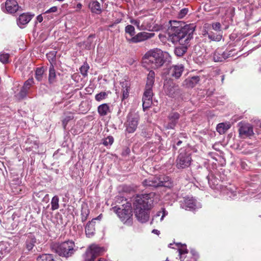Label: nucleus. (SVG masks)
Instances as JSON below:
<instances>
[{
  "mask_svg": "<svg viewBox=\"0 0 261 261\" xmlns=\"http://www.w3.org/2000/svg\"><path fill=\"white\" fill-rule=\"evenodd\" d=\"M154 36V33H153L142 32L138 33L137 35L132 38H128L127 37H126V38L129 42L136 43L144 41L153 37Z\"/></svg>",
  "mask_w": 261,
  "mask_h": 261,
  "instance_id": "obj_9",
  "label": "nucleus"
},
{
  "mask_svg": "<svg viewBox=\"0 0 261 261\" xmlns=\"http://www.w3.org/2000/svg\"><path fill=\"white\" fill-rule=\"evenodd\" d=\"M184 70V66L182 64L172 65L169 69V74L175 79H178L181 75Z\"/></svg>",
  "mask_w": 261,
  "mask_h": 261,
  "instance_id": "obj_13",
  "label": "nucleus"
},
{
  "mask_svg": "<svg viewBox=\"0 0 261 261\" xmlns=\"http://www.w3.org/2000/svg\"><path fill=\"white\" fill-rule=\"evenodd\" d=\"M82 5L81 3H78L76 5V8L77 9L80 10L82 8Z\"/></svg>",
  "mask_w": 261,
  "mask_h": 261,
  "instance_id": "obj_58",
  "label": "nucleus"
},
{
  "mask_svg": "<svg viewBox=\"0 0 261 261\" xmlns=\"http://www.w3.org/2000/svg\"><path fill=\"white\" fill-rule=\"evenodd\" d=\"M36 243V239L35 237L32 234H30L28 236V238L25 242V246L27 249L30 251L35 246Z\"/></svg>",
  "mask_w": 261,
  "mask_h": 261,
  "instance_id": "obj_24",
  "label": "nucleus"
},
{
  "mask_svg": "<svg viewBox=\"0 0 261 261\" xmlns=\"http://www.w3.org/2000/svg\"><path fill=\"white\" fill-rule=\"evenodd\" d=\"M167 214L168 213L165 210V209L162 208V211L158 212L157 214L154 216L153 220H156L158 217H159L162 215L161 217L160 218V221H162L163 220L164 217H165L167 215Z\"/></svg>",
  "mask_w": 261,
  "mask_h": 261,
  "instance_id": "obj_39",
  "label": "nucleus"
},
{
  "mask_svg": "<svg viewBox=\"0 0 261 261\" xmlns=\"http://www.w3.org/2000/svg\"><path fill=\"white\" fill-rule=\"evenodd\" d=\"M164 88L165 93L170 96H173L178 90L177 85L171 79L164 82Z\"/></svg>",
  "mask_w": 261,
  "mask_h": 261,
  "instance_id": "obj_12",
  "label": "nucleus"
},
{
  "mask_svg": "<svg viewBox=\"0 0 261 261\" xmlns=\"http://www.w3.org/2000/svg\"><path fill=\"white\" fill-rule=\"evenodd\" d=\"M96 219H94L92 220L91 221H89L86 225L85 227V232L86 236L90 238L92 237L95 231V220Z\"/></svg>",
  "mask_w": 261,
  "mask_h": 261,
  "instance_id": "obj_19",
  "label": "nucleus"
},
{
  "mask_svg": "<svg viewBox=\"0 0 261 261\" xmlns=\"http://www.w3.org/2000/svg\"><path fill=\"white\" fill-rule=\"evenodd\" d=\"M224 80V76H222V81H223Z\"/></svg>",
  "mask_w": 261,
  "mask_h": 261,
  "instance_id": "obj_62",
  "label": "nucleus"
},
{
  "mask_svg": "<svg viewBox=\"0 0 261 261\" xmlns=\"http://www.w3.org/2000/svg\"><path fill=\"white\" fill-rule=\"evenodd\" d=\"M191 153L187 152L185 149H180L179 153L176 161L177 168L184 169L188 167L191 165Z\"/></svg>",
  "mask_w": 261,
  "mask_h": 261,
  "instance_id": "obj_7",
  "label": "nucleus"
},
{
  "mask_svg": "<svg viewBox=\"0 0 261 261\" xmlns=\"http://www.w3.org/2000/svg\"><path fill=\"white\" fill-rule=\"evenodd\" d=\"M8 244H6L4 247H2L0 251V257L3 258L4 256L10 252V249L7 246Z\"/></svg>",
  "mask_w": 261,
  "mask_h": 261,
  "instance_id": "obj_40",
  "label": "nucleus"
},
{
  "mask_svg": "<svg viewBox=\"0 0 261 261\" xmlns=\"http://www.w3.org/2000/svg\"><path fill=\"white\" fill-rule=\"evenodd\" d=\"M89 214V210L87 204L82 205L81 210V218L83 222L85 221Z\"/></svg>",
  "mask_w": 261,
  "mask_h": 261,
  "instance_id": "obj_28",
  "label": "nucleus"
},
{
  "mask_svg": "<svg viewBox=\"0 0 261 261\" xmlns=\"http://www.w3.org/2000/svg\"><path fill=\"white\" fill-rule=\"evenodd\" d=\"M56 54V51H52L46 54L47 58L50 62V65H54L55 64Z\"/></svg>",
  "mask_w": 261,
  "mask_h": 261,
  "instance_id": "obj_34",
  "label": "nucleus"
},
{
  "mask_svg": "<svg viewBox=\"0 0 261 261\" xmlns=\"http://www.w3.org/2000/svg\"><path fill=\"white\" fill-rule=\"evenodd\" d=\"M37 20L38 22H41L43 20V17L41 15H39L37 17Z\"/></svg>",
  "mask_w": 261,
  "mask_h": 261,
  "instance_id": "obj_54",
  "label": "nucleus"
},
{
  "mask_svg": "<svg viewBox=\"0 0 261 261\" xmlns=\"http://www.w3.org/2000/svg\"><path fill=\"white\" fill-rule=\"evenodd\" d=\"M29 91L23 87H22L21 90L19 93L17 94V97L19 99H22L26 97Z\"/></svg>",
  "mask_w": 261,
  "mask_h": 261,
  "instance_id": "obj_43",
  "label": "nucleus"
},
{
  "mask_svg": "<svg viewBox=\"0 0 261 261\" xmlns=\"http://www.w3.org/2000/svg\"><path fill=\"white\" fill-rule=\"evenodd\" d=\"M180 207L186 210H194L200 207L193 197L185 198L181 201Z\"/></svg>",
  "mask_w": 261,
  "mask_h": 261,
  "instance_id": "obj_10",
  "label": "nucleus"
},
{
  "mask_svg": "<svg viewBox=\"0 0 261 261\" xmlns=\"http://www.w3.org/2000/svg\"><path fill=\"white\" fill-rule=\"evenodd\" d=\"M39 194V193H36V196H37Z\"/></svg>",
  "mask_w": 261,
  "mask_h": 261,
  "instance_id": "obj_63",
  "label": "nucleus"
},
{
  "mask_svg": "<svg viewBox=\"0 0 261 261\" xmlns=\"http://www.w3.org/2000/svg\"><path fill=\"white\" fill-rule=\"evenodd\" d=\"M89 8L92 13L97 14L101 12L100 4L97 1H92L89 4Z\"/></svg>",
  "mask_w": 261,
  "mask_h": 261,
  "instance_id": "obj_23",
  "label": "nucleus"
},
{
  "mask_svg": "<svg viewBox=\"0 0 261 261\" xmlns=\"http://www.w3.org/2000/svg\"><path fill=\"white\" fill-rule=\"evenodd\" d=\"M144 63L149 65L152 69H158L165 62H170L171 56L167 51H164L159 48H154L148 50L143 58Z\"/></svg>",
  "mask_w": 261,
  "mask_h": 261,
  "instance_id": "obj_3",
  "label": "nucleus"
},
{
  "mask_svg": "<svg viewBox=\"0 0 261 261\" xmlns=\"http://www.w3.org/2000/svg\"><path fill=\"white\" fill-rule=\"evenodd\" d=\"M250 189H248L247 190H245V191H244V193H243V194L244 195H245V193H246V192H247V193L250 192Z\"/></svg>",
  "mask_w": 261,
  "mask_h": 261,
  "instance_id": "obj_59",
  "label": "nucleus"
},
{
  "mask_svg": "<svg viewBox=\"0 0 261 261\" xmlns=\"http://www.w3.org/2000/svg\"><path fill=\"white\" fill-rule=\"evenodd\" d=\"M230 54L222 51L221 50H216L213 54V60L215 62H222L228 58Z\"/></svg>",
  "mask_w": 261,
  "mask_h": 261,
  "instance_id": "obj_18",
  "label": "nucleus"
},
{
  "mask_svg": "<svg viewBox=\"0 0 261 261\" xmlns=\"http://www.w3.org/2000/svg\"><path fill=\"white\" fill-rule=\"evenodd\" d=\"M178 246V252L179 255V259L181 261H185L186 257V254L188 251L187 249V246L185 244H181L180 243L177 244Z\"/></svg>",
  "mask_w": 261,
  "mask_h": 261,
  "instance_id": "obj_21",
  "label": "nucleus"
},
{
  "mask_svg": "<svg viewBox=\"0 0 261 261\" xmlns=\"http://www.w3.org/2000/svg\"><path fill=\"white\" fill-rule=\"evenodd\" d=\"M152 232L157 235H159L160 234V231L157 229H153Z\"/></svg>",
  "mask_w": 261,
  "mask_h": 261,
  "instance_id": "obj_56",
  "label": "nucleus"
},
{
  "mask_svg": "<svg viewBox=\"0 0 261 261\" xmlns=\"http://www.w3.org/2000/svg\"><path fill=\"white\" fill-rule=\"evenodd\" d=\"M73 118V117L72 115H69L65 116V117L62 120V123L64 127V128L65 129L66 126L68 123V122L72 120Z\"/></svg>",
  "mask_w": 261,
  "mask_h": 261,
  "instance_id": "obj_46",
  "label": "nucleus"
},
{
  "mask_svg": "<svg viewBox=\"0 0 261 261\" xmlns=\"http://www.w3.org/2000/svg\"><path fill=\"white\" fill-rule=\"evenodd\" d=\"M37 261H55L53 258L52 254H43L39 255L37 258Z\"/></svg>",
  "mask_w": 261,
  "mask_h": 261,
  "instance_id": "obj_33",
  "label": "nucleus"
},
{
  "mask_svg": "<svg viewBox=\"0 0 261 261\" xmlns=\"http://www.w3.org/2000/svg\"><path fill=\"white\" fill-rule=\"evenodd\" d=\"M238 125L239 127V135L241 138H250L253 136L254 132L251 124L241 122L238 124Z\"/></svg>",
  "mask_w": 261,
  "mask_h": 261,
  "instance_id": "obj_8",
  "label": "nucleus"
},
{
  "mask_svg": "<svg viewBox=\"0 0 261 261\" xmlns=\"http://www.w3.org/2000/svg\"><path fill=\"white\" fill-rule=\"evenodd\" d=\"M95 256L92 253L91 250L87 248L86 252L83 254V258L85 261H93Z\"/></svg>",
  "mask_w": 261,
  "mask_h": 261,
  "instance_id": "obj_29",
  "label": "nucleus"
},
{
  "mask_svg": "<svg viewBox=\"0 0 261 261\" xmlns=\"http://www.w3.org/2000/svg\"><path fill=\"white\" fill-rule=\"evenodd\" d=\"M167 181H163L160 177L152 176V180L153 183V187H169L171 186V181L169 177H165Z\"/></svg>",
  "mask_w": 261,
  "mask_h": 261,
  "instance_id": "obj_14",
  "label": "nucleus"
},
{
  "mask_svg": "<svg viewBox=\"0 0 261 261\" xmlns=\"http://www.w3.org/2000/svg\"><path fill=\"white\" fill-rule=\"evenodd\" d=\"M48 194H46V195L44 197V199L46 198H48Z\"/></svg>",
  "mask_w": 261,
  "mask_h": 261,
  "instance_id": "obj_61",
  "label": "nucleus"
},
{
  "mask_svg": "<svg viewBox=\"0 0 261 261\" xmlns=\"http://www.w3.org/2000/svg\"><path fill=\"white\" fill-rule=\"evenodd\" d=\"M229 128V125L224 123H220L217 126V130L219 134H223Z\"/></svg>",
  "mask_w": 261,
  "mask_h": 261,
  "instance_id": "obj_32",
  "label": "nucleus"
},
{
  "mask_svg": "<svg viewBox=\"0 0 261 261\" xmlns=\"http://www.w3.org/2000/svg\"><path fill=\"white\" fill-rule=\"evenodd\" d=\"M88 248L91 250V252L95 257L100 255L105 251L102 247H100L95 244L91 245Z\"/></svg>",
  "mask_w": 261,
  "mask_h": 261,
  "instance_id": "obj_25",
  "label": "nucleus"
},
{
  "mask_svg": "<svg viewBox=\"0 0 261 261\" xmlns=\"http://www.w3.org/2000/svg\"><path fill=\"white\" fill-rule=\"evenodd\" d=\"M154 196L153 193H150L138 195L135 197L133 203L134 212L140 222L144 223L149 220V211L153 203Z\"/></svg>",
  "mask_w": 261,
  "mask_h": 261,
  "instance_id": "obj_2",
  "label": "nucleus"
},
{
  "mask_svg": "<svg viewBox=\"0 0 261 261\" xmlns=\"http://www.w3.org/2000/svg\"><path fill=\"white\" fill-rule=\"evenodd\" d=\"M120 85L121 86V90L122 92V99L124 100L128 97L129 91V84L127 81H124L123 82H121Z\"/></svg>",
  "mask_w": 261,
  "mask_h": 261,
  "instance_id": "obj_20",
  "label": "nucleus"
},
{
  "mask_svg": "<svg viewBox=\"0 0 261 261\" xmlns=\"http://www.w3.org/2000/svg\"><path fill=\"white\" fill-rule=\"evenodd\" d=\"M199 77L198 76H193L192 77L190 80V82H192V83H196L197 82H198L199 81Z\"/></svg>",
  "mask_w": 261,
  "mask_h": 261,
  "instance_id": "obj_53",
  "label": "nucleus"
},
{
  "mask_svg": "<svg viewBox=\"0 0 261 261\" xmlns=\"http://www.w3.org/2000/svg\"><path fill=\"white\" fill-rule=\"evenodd\" d=\"M9 58V55L6 53H2L0 55V62L3 64H6L8 62Z\"/></svg>",
  "mask_w": 261,
  "mask_h": 261,
  "instance_id": "obj_44",
  "label": "nucleus"
},
{
  "mask_svg": "<svg viewBox=\"0 0 261 261\" xmlns=\"http://www.w3.org/2000/svg\"><path fill=\"white\" fill-rule=\"evenodd\" d=\"M48 81L49 83L53 84L56 81V73L54 65H50L49 69Z\"/></svg>",
  "mask_w": 261,
  "mask_h": 261,
  "instance_id": "obj_27",
  "label": "nucleus"
},
{
  "mask_svg": "<svg viewBox=\"0 0 261 261\" xmlns=\"http://www.w3.org/2000/svg\"><path fill=\"white\" fill-rule=\"evenodd\" d=\"M221 27V24L219 22H215L212 24L213 29L216 31H220Z\"/></svg>",
  "mask_w": 261,
  "mask_h": 261,
  "instance_id": "obj_51",
  "label": "nucleus"
},
{
  "mask_svg": "<svg viewBox=\"0 0 261 261\" xmlns=\"http://www.w3.org/2000/svg\"><path fill=\"white\" fill-rule=\"evenodd\" d=\"M189 10L188 8L181 9L178 13V17L179 18H184L188 13Z\"/></svg>",
  "mask_w": 261,
  "mask_h": 261,
  "instance_id": "obj_49",
  "label": "nucleus"
},
{
  "mask_svg": "<svg viewBox=\"0 0 261 261\" xmlns=\"http://www.w3.org/2000/svg\"><path fill=\"white\" fill-rule=\"evenodd\" d=\"M208 37L213 41H219L222 38V36L219 35L215 36L213 35L208 34Z\"/></svg>",
  "mask_w": 261,
  "mask_h": 261,
  "instance_id": "obj_50",
  "label": "nucleus"
},
{
  "mask_svg": "<svg viewBox=\"0 0 261 261\" xmlns=\"http://www.w3.org/2000/svg\"><path fill=\"white\" fill-rule=\"evenodd\" d=\"M75 247L74 242L68 240L58 245L56 248V252L60 256L68 258L74 253Z\"/></svg>",
  "mask_w": 261,
  "mask_h": 261,
  "instance_id": "obj_5",
  "label": "nucleus"
},
{
  "mask_svg": "<svg viewBox=\"0 0 261 261\" xmlns=\"http://www.w3.org/2000/svg\"><path fill=\"white\" fill-rule=\"evenodd\" d=\"M58 10V8L56 6H54L51 7L50 9L45 11V13L47 14L51 12H56Z\"/></svg>",
  "mask_w": 261,
  "mask_h": 261,
  "instance_id": "obj_52",
  "label": "nucleus"
},
{
  "mask_svg": "<svg viewBox=\"0 0 261 261\" xmlns=\"http://www.w3.org/2000/svg\"><path fill=\"white\" fill-rule=\"evenodd\" d=\"M168 118L169 122L166 127L167 129H173L179 118V114L177 112H172L169 114Z\"/></svg>",
  "mask_w": 261,
  "mask_h": 261,
  "instance_id": "obj_15",
  "label": "nucleus"
},
{
  "mask_svg": "<svg viewBox=\"0 0 261 261\" xmlns=\"http://www.w3.org/2000/svg\"><path fill=\"white\" fill-rule=\"evenodd\" d=\"M143 185L145 187H153V183L151 177H150L148 179H145L143 181Z\"/></svg>",
  "mask_w": 261,
  "mask_h": 261,
  "instance_id": "obj_48",
  "label": "nucleus"
},
{
  "mask_svg": "<svg viewBox=\"0 0 261 261\" xmlns=\"http://www.w3.org/2000/svg\"><path fill=\"white\" fill-rule=\"evenodd\" d=\"M207 180L210 186L212 188H214L215 186L218 185V181L216 179L213 178V175H208L207 176Z\"/></svg>",
  "mask_w": 261,
  "mask_h": 261,
  "instance_id": "obj_41",
  "label": "nucleus"
},
{
  "mask_svg": "<svg viewBox=\"0 0 261 261\" xmlns=\"http://www.w3.org/2000/svg\"><path fill=\"white\" fill-rule=\"evenodd\" d=\"M44 69L42 67L37 68L35 72V78L36 80L38 81H41Z\"/></svg>",
  "mask_w": 261,
  "mask_h": 261,
  "instance_id": "obj_36",
  "label": "nucleus"
},
{
  "mask_svg": "<svg viewBox=\"0 0 261 261\" xmlns=\"http://www.w3.org/2000/svg\"><path fill=\"white\" fill-rule=\"evenodd\" d=\"M114 142V139L112 136H109L104 140L103 144L105 146L111 145Z\"/></svg>",
  "mask_w": 261,
  "mask_h": 261,
  "instance_id": "obj_47",
  "label": "nucleus"
},
{
  "mask_svg": "<svg viewBox=\"0 0 261 261\" xmlns=\"http://www.w3.org/2000/svg\"><path fill=\"white\" fill-rule=\"evenodd\" d=\"M89 68V67L87 64H84L83 66L80 68V72L81 74L84 76H86L87 74L88 70Z\"/></svg>",
  "mask_w": 261,
  "mask_h": 261,
  "instance_id": "obj_45",
  "label": "nucleus"
},
{
  "mask_svg": "<svg viewBox=\"0 0 261 261\" xmlns=\"http://www.w3.org/2000/svg\"><path fill=\"white\" fill-rule=\"evenodd\" d=\"M194 27L186 25L184 27L171 26L168 29L169 40L173 43L178 42L180 46L175 48L174 53L177 56H183L187 51L190 40L193 38Z\"/></svg>",
  "mask_w": 261,
  "mask_h": 261,
  "instance_id": "obj_1",
  "label": "nucleus"
},
{
  "mask_svg": "<svg viewBox=\"0 0 261 261\" xmlns=\"http://www.w3.org/2000/svg\"><path fill=\"white\" fill-rule=\"evenodd\" d=\"M181 142H181V141H178L177 142V143L176 145H177V146H179V145H180V144L181 143Z\"/></svg>",
  "mask_w": 261,
  "mask_h": 261,
  "instance_id": "obj_60",
  "label": "nucleus"
},
{
  "mask_svg": "<svg viewBox=\"0 0 261 261\" xmlns=\"http://www.w3.org/2000/svg\"><path fill=\"white\" fill-rule=\"evenodd\" d=\"M94 37V35H90L87 41L85 42V47L88 49H90L94 46L93 44V38Z\"/></svg>",
  "mask_w": 261,
  "mask_h": 261,
  "instance_id": "obj_37",
  "label": "nucleus"
},
{
  "mask_svg": "<svg viewBox=\"0 0 261 261\" xmlns=\"http://www.w3.org/2000/svg\"><path fill=\"white\" fill-rule=\"evenodd\" d=\"M191 253L194 258V260H195L197 256L196 252L194 250H191Z\"/></svg>",
  "mask_w": 261,
  "mask_h": 261,
  "instance_id": "obj_55",
  "label": "nucleus"
},
{
  "mask_svg": "<svg viewBox=\"0 0 261 261\" xmlns=\"http://www.w3.org/2000/svg\"><path fill=\"white\" fill-rule=\"evenodd\" d=\"M97 111L100 116H105L111 113L110 106L107 103H103L98 107Z\"/></svg>",
  "mask_w": 261,
  "mask_h": 261,
  "instance_id": "obj_22",
  "label": "nucleus"
},
{
  "mask_svg": "<svg viewBox=\"0 0 261 261\" xmlns=\"http://www.w3.org/2000/svg\"><path fill=\"white\" fill-rule=\"evenodd\" d=\"M165 177H169L168 176H165L164 175H161L160 176V178H161V180L163 181H167V179Z\"/></svg>",
  "mask_w": 261,
  "mask_h": 261,
  "instance_id": "obj_57",
  "label": "nucleus"
},
{
  "mask_svg": "<svg viewBox=\"0 0 261 261\" xmlns=\"http://www.w3.org/2000/svg\"><path fill=\"white\" fill-rule=\"evenodd\" d=\"M108 95V92H101L99 93L96 94L95 96V99L97 101H100L105 99H106Z\"/></svg>",
  "mask_w": 261,
  "mask_h": 261,
  "instance_id": "obj_38",
  "label": "nucleus"
},
{
  "mask_svg": "<svg viewBox=\"0 0 261 261\" xmlns=\"http://www.w3.org/2000/svg\"><path fill=\"white\" fill-rule=\"evenodd\" d=\"M139 115L137 113L130 111L127 116V121L125 123V131L128 133H133L138 127Z\"/></svg>",
  "mask_w": 261,
  "mask_h": 261,
  "instance_id": "obj_6",
  "label": "nucleus"
},
{
  "mask_svg": "<svg viewBox=\"0 0 261 261\" xmlns=\"http://www.w3.org/2000/svg\"><path fill=\"white\" fill-rule=\"evenodd\" d=\"M5 6L7 11L9 13H15L19 8L18 3L15 0H7Z\"/></svg>",
  "mask_w": 261,
  "mask_h": 261,
  "instance_id": "obj_16",
  "label": "nucleus"
},
{
  "mask_svg": "<svg viewBox=\"0 0 261 261\" xmlns=\"http://www.w3.org/2000/svg\"><path fill=\"white\" fill-rule=\"evenodd\" d=\"M154 72L150 70L147 75L146 86L147 87H152L154 82Z\"/></svg>",
  "mask_w": 261,
  "mask_h": 261,
  "instance_id": "obj_26",
  "label": "nucleus"
},
{
  "mask_svg": "<svg viewBox=\"0 0 261 261\" xmlns=\"http://www.w3.org/2000/svg\"><path fill=\"white\" fill-rule=\"evenodd\" d=\"M152 96V87H145V90L142 97L143 108L144 109H147L151 106Z\"/></svg>",
  "mask_w": 261,
  "mask_h": 261,
  "instance_id": "obj_11",
  "label": "nucleus"
},
{
  "mask_svg": "<svg viewBox=\"0 0 261 261\" xmlns=\"http://www.w3.org/2000/svg\"><path fill=\"white\" fill-rule=\"evenodd\" d=\"M121 201V202L124 201L125 203L122 205V207H118L115 206L113 207L114 211L117 214L119 218L120 219L121 221L124 223L129 222L132 216V210L131 203L126 201V199H124L122 197H119L117 198V201Z\"/></svg>",
  "mask_w": 261,
  "mask_h": 261,
  "instance_id": "obj_4",
  "label": "nucleus"
},
{
  "mask_svg": "<svg viewBox=\"0 0 261 261\" xmlns=\"http://www.w3.org/2000/svg\"><path fill=\"white\" fill-rule=\"evenodd\" d=\"M130 22L136 25L139 30H149L151 28L150 26L146 25L144 22L141 25H140V21L137 20H132Z\"/></svg>",
  "mask_w": 261,
  "mask_h": 261,
  "instance_id": "obj_30",
  "label": "nucleus"
},
{
  "mask_svg": "<svg viewBox=\"0 0 261 261\" xmlns=\"http://www.w3.org/2000/svg\"><path fill=\"white\" fill-rule=\"evenodd\" d=\"M59 208V198L58 196H54L51 200V210L55 211Z\"/></svg>",
  "mask_w": 261,
  "mask_h": 261,
  "instance_id": "obj_31",
  "label": "nucleus"
},
{
  "mask_svg": "<svg viewBox=\"0 0 261 261\" xmlns=\"http://www.w3.org/2000/svg\"><path fill=\"white\" fill-rule=\"evenodd\" d=\"M34 15H30L28 13L21 14L17 20V24L20 28H23L24 25L28 23L32 19Z\"/></svg>",
  "mask_w": 261,
  "mask_h": 261,
  "instance_id": "obj_17",
  "label": "nucleus"
},
{
  "mask_svg": "<svg viewBox=\"0 0 261 261\" xmlns=\"http://www.w3.org/2000/svg\"><path fill=\"white\" fill-rule=\"evenodd\" d=\"M34 84V82L33 79L30 78L24 82L22 87L29 91L31 86H33Z\"/></svg>",
  "mask_w": 261,
  "mask_h": 261,
  "instance_id": "obj_42",
  "label": "nucleus"
},
{
  "mask_svg": "<svg viewBox=\"0 0 261 261\" xmlns=\"http://www.w3.org/2000/svg\"><path fill=\"white\" fill-rule=\"evenodd\" d=\"M125 32L129 35L130 38L135 36V29L134 27L132 25H126L125 28Z\"/></svg>",
  "mask_w": 261,
  "mask_h": 261,
  "instance_id": "obj_35",
  "label": "nucleus"
}]
</instances>
